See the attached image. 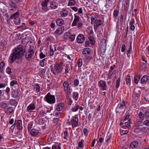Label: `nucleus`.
<instances>
[{
	"instance_id": "nucleus-1",
	"label": "nucleus",
	"mask_w": 149,
	"mask_h": 149,
	"mask_svg": "<svg viewBox=\"0 0 149 149\" xmlns=\"http://www.w3.org/2000/svg\"><path fill=\"white\" fill-rule=\"evenodd\" d=\"M24 52H25V51L24 49L23 46L22 45H18L13 49L8 62L10 63H12L17 59L18 62H21L22 61V57L24 56Z\"/></svg>"
},
{
	"instance_id": "nucleus-2",
	"label": "nucleus",
	"mask_w": 149,
	"mask_h": 149,
	"mask_svg": "<svg viewBox=\"0 0 149 149\" xmlns=\"http://www.w3.org/2000/svg\"><path fill=\"white\" fill-rule=\"evenodd\" d=\"M64 66V62L61 61L59 64H56L54 68L53 67H52L51 72L53 74L55 75L56 74L61 72Z\"/></svg>"
},
{
	"instance_id": "nucleus-3",
	"label": "nucleus",
	"mask_w": 149,
	"mask_h": 149,
	"mask_svg": "<svg viewBox=\"0 0 149 149\" xmlns=\"http://www.w3.org/2000/svg\"><path fill=\"white\" fill-rule=\"evenodd\" d=\"M45 100L49 103L52 104L55 102V96L51 95L49 93H48L44 98Z\"/></svg>"
},
{
	"instance_id": "nucleus-4",
	"label": "nucleus",
	"mask_w": 149,
	"mask_h": 149,
	"mask_svg": "<svg viewBox=\"0 0 149 149\" xmlns=\"http://www.w3.org/2000/svg\"><path fill=\"white\" fill-rule=\"evenodd\" d=\"M91 52V50L90 48H85L82 51V54L86 57L87 60L89 61L92 58V57L90 56Z\"/></svg>"
},
{
	"instance_id": "nucleus-5",
	"label": "nucleus",
	"mask_w": 149,
	"mask_h": 149,
	"mask_svg": "<svg viewBox=\"0 0 149 149\" xmlns=\"http://www.w3.org/2000/svg\"><path fill=\"white\" fill-rule=\"evenodd\" d=\"M66 87H67V89H66V91L67 92V99L70 100V102L71 105L72 102V101L70 99L72 89H71L70 87L69 86L67 82H66Z\"/></svg>"
},
{
	"instance_id": "nucleus-6",
	"label": "nucleus",
	"mask_w": 149,
	"mask_h": 149,
	"mask_svg": "<svg viewBox=\"0 0 149 149\" xmlns=\"http://www.w3.org/2000/svg\"><path fill=\"white\" fill-rule=\"evenodd\" d=\"M75 38V35H71L69 32H66V40L67 41H73Z\"/></svg>"
},
{
	"instance_id": "nucleus-7",
	"label": "nucleus",
	"mask_w": 149,
	"mask_h": 149,
	"mask_svg": "<svg viewBox=\"0 0 149 149\" xmlns=\"http://www.w3.org/2000/svg\"><path fill=\"white\" fill-rule=\"evenodd\" d=\"M103 23L100 19H95L94 21V27L95 30L97 29V28L102 25Z\"/></svg>"
},
{
	"instance_id": "nucleus-8",
	"label": "nucleus",
	"mask_w": 149,
	"mask_h": 149,
	"mask_svg": "<svg viewBox=\"0 0 149 149\" xmlns=\"http://www.w3.org/2000/svg\"><path fill=\"white\" fill-rule=\"evenodd\" d=\"M78 115H76L71 120L72 125L73 127H76L78 126Z\"/></svg>"
},
{
	"instance_id": "nucleus-9",
	"label": "nucleus",
	"mask_w": 149,
	"mask_h": 149,
	"mask_svg": "<svg viewBox=\"0 0 149 149\" xmlns=\"http://www.w3.org/2000/svg\"><path fill=\"white\" fill-rule=\"evenodd\" d=\"M34 54V52L33 49H30L26 53L25 57L27 60H30Z\"/></svg>"
},
{
	"instance_id": "nucleus-10",
	"label": "nucleus",
	"mask_w": 149,
	"mask_h": 149,
	"mask_svg": "<svg viewBox=\"0 0 149 149\" xmlns=\"http://www.w3.org/2000/svg\"><path fill=\"white\" fill-rule=\"evenodd\" d=\"M99 86L102 88L103 90H106L107 89L106 82L102 80H101L99 82Z\"/></svg>"
},
{
	"instance_id": "nucleus-11",
	"label": "nucleus",
	"mask_w": 149,
	"mask_h": 149,
	"mask_svg": "<svg viewBox=\"0 0 149 149\" xmlns=\"http://www.w3.org/2000/svg\"><path fill=\"white\" fill-rule=\"evenodd\" d=\"M64 103L63 102H61L58 104L56 106L55 110L58 111H62L64 109Z\"/></svg>"
},
{
	"instance_id": "nucleus-12",
	"label": "nucleus",
	"mask_w": 149,
	"mask_h": 149,
	"mask_svg": "<svg viewBox=\"0 0 149 149\" xmlns=\"http://www.w3.org/2000/svg\"><path fill=\"white\" fill-rule=\"evenodd\" d=\"M85 40V38L84 36L81 34H79L78 36L77 40V41L79 43H83Z\"/></svg>"
},
{
	"instance_id": "nucleus-13",
	"label": "nucleus",
	"mask_w": 149,
	"mask_h": 149,
	"mask_svg": "<svg viewBox=\"0 0 149 149\" xmlns=\"http://www.w3.org/2000/svg\"><path fill=\"white\" fill-rule=\"evenodd\" d=\"M35 104L32 103L27 107V110L28 112H30L32 111V110L35 109Z\"/></svg>"
},
{
	"instance_id": "nucleus-14",
	"label": "nucleus",
	"mask_w": 149,
	"mask_h": 149,
	"mask_svg": "<svg viewBox=\"0 0 149 149\" xmlns=\"http://www.w3.org/2000/svg\"><path fill=\"white\" fill-rule=\"evenodd\" d=\"M9 5L10 10H16L17 8L16 3L12 1L10 3Z\"/></svg>"
},
{
	"instance_id": "nucleus-15",
	"label": "nucleus",
	"mask_w": 149,
	"mask_h": 149,
	"mask_svg": "<svg viewBox=\"0 0 149 149\" xmlns=\"http://www.w3.org/2000/svg\"><path fill=\"white\" fill-rule=\"evenodd\" d=\"M79 19L80 18L79 16L77 15H75L72 24V26H77V24L79 22Z\"/></svg>"
},
{
	"instance_id": "nucleus-16",
	"label": "nucleus",
	"mask_w": 149,
	"mask_h": 149,
	"mask_svg": "<svg viewBox=\"0 0 149 149\" xmlns=\"http://www.w3.org/2000/svg\"><path fill=\"white\" fill-rule=\"evenodd\" d=\"M65 29V27L63 26H62L58 29L56 31V33L58 35H60L63 32Z\"/></svg>"
},
{
	"instance_id": "nucleus-17",
	"label": "nucleus",
	"mask_w": 149,
	"mask_h": 149,
	"mask_svg": "<svg viewBox=\"0 0 149 149\" xmlns=\"http://www.w3.org/2000/svg\"><path fill=\"white\" fill-rule=\"evenodd\" d=\"M67 17L66 18V21H67L68 24H70L73 19V17L71 15H66Z\"/></svg>"
},
{
	"instance_id": "nucleus-18",
	"label": "nucleus",
	"mask_w": 149,
	"mask_h": 149,
	"mask_svg": "<svg viewBox=\"0 0 149 149\" xmlns=\"http://www.w3.org/2000/svg\"><path fill=\"white\" fill-rule=\"evenodd\" d=\"M19 15V11L13 14L10 17V19H14L17 18H19L18 16Z\"/></svg>"
},
{
	"instance_id": "nucleus-19",
	"label": "nucleus",
	"mask_w": 149,
	"mask_h": 149,
	"mask_svg": "<svg viewBox=\"0 0 149 149\" xmlns=\"http://www.w3.org/2000/svg\"><path fill=\"white\" fill-rule=\"evenodd\" d=\"M56 24L58 26H62L64 23L63 20L61 18L57 19L56 21Z\"/></svg>"
},
{
	"instance_id": "nucleus-20",
	"label": "nucleus",
	"mask_w": 149,
	"mask_h": 149,
	"mask_svg": "<svg viewBox=\"0 0 149 149\" xmlns=\"http://www.w3.org/2000/svg\"><path fill=\"white\" fill-rule=\"evenodd\" d=\"M139 143L137 141H135L132 142L130 144V147L132 148H136L138 146Z\"/></svg>"
},
{
	"instance_id": "nucleus-21",
	"label": "nucleus",
	"mask_w": 149,
	"mask_h": 149,
	"mask_svg": "<svg viewBox=\"0 0 149 149\" xmlns=\"http://www.w3.org/2000/svg\"><path fill=\"white\" fill-rule=\"evenodd\" d=\"M19 94V91L17 90H14L13 91L12 93V95L13 98H16Z\"/></svg>"
},
{
	"instance_id": "nucleus-22",
	"label": "nucleus",
	"mask_w": 149,
	"mask_h": 149,
	"mask_svg": "<svg viewBox=\"0 0 149 149\" xmlns=\"http://www.w3.org/2000/svg\"><path fill=\"white\" fill-rule=\"evenodd\" d=\"M46 122L44 118H40L37 119L36 120V122L38 124L42 125Z\"/></svg>"
},
{
	"instance_id": "nucleus-23",
	"label": "nucleus",
	"mask_w": 149,
	"mask_h": 149,
	"mask_svg": "<svg viewBox=\"0 0 149 149\" xmlns=\"http://www.w3.org/2000/svg\"><path fill=\"white\" fill-rule=\"evenodd\" d=\"M148 79V76L147 75H145L141 79V82L142 83H145L147 81Z\"/></svg>"
},
{
	"instance_id": "nucleus-24",
	"label": "nucleus",
	"mask_w": 149,
	"mask_h": 149,
	"mask_svg": "<svg viewBox=\"0 0 149 149\" xmlns=\"http://www.w3.org/2000/svg\"><path fill=\"white\" fill-rule=\"evenodd\" d=\"M52 109H50V110H47L46 112H45V111L44 110H42L40 111V114L43 116H45V115L47 114V113H50L51 111L52 110Z\"/></svg>"
},
{
	"instance_id": "nucleus-25",
	"label": "nucleus",
	"mask_w": 149,
	"mask_h": 149,
	"mask_svg": "<svg viewBox=\"0 0 149 149\" xmlns=\"http://www.w3.org/2000/svg\"><path fill=\"white\" fill-rule=\"evenodd\" d=\"M39 132L38 130L34 129H33L31 131V133L33 136L37 135Z\"/></svg>"
},
{
	"instance_id": "nucleus-26",
	"label": "nucleus",
	"mask_w": 149,
	"mask_h": 149,
	"mask_svg": "<svg viewBox=\"0 0 149 149\" xmlns=\"http://www.w3.org/2000/svg\"><path fill=\"white\" fill-rule=\"evenodd\" d=\"M50 7L53 9H56L58 7V3L55 2H52L50 3Z\"/></svg>"
},
{
	"instance_id": "nucleus-27",
	"label": "nucleus",
	"mask_w": 149,
	"mask_h": 149,
	"mask_svg": "<svg viewBox=\"0 0 149 149\" xmlns=\"http://www.w3.org/2000/svg\"><path fill=\"white\" fill-rule=\"evenodd\" d=\"M17 127L20 130L22 129V122L21 120H19L17 121Z\"/></svg>"
},
{
	"instance_id": "nucleus-28",
	"label": "nucleus",
	"mask_w": 149,
	"mask_h": 149,
	"mask_svg": "<svg viewBox=\"0 0 149 149\" xmlns=\"http://www.w3.org/2000/svg\"><path fill=\"white\" fill-rule=\"evenodd\" d=\"M60 144L55 143L52 146V149H61Z\"/></svg>"
},
{
	"instance_id": "nucleus-29",
	"label": "nucleus",
	"mask_w": 149,
	"mask_h": 149,
	"mask_svg": "<svg viewBox=\"0 0 149 149\" xmlns=\"http://www.w3.org/2000/svg\"><path fill=\"white\" fill-rule=\"evenodd\" d=\"M34 91L36 92H39L40 91V87L38 84H36L34 87Z\"/></svg>"
},
{
	"instance_id": "nucleus-30",
	"label": "nucleus",
	"mask_w": 149,
	"mask_h": 149,
	"mask_svg": "<svg viewBox=\"0 0 149 149\" xmlns=\"http://www.w3.org/2000/svg\"><path fill=\"white\" fill-rule=\"evenodd\" d=\"M140 79V77L137 75H136L134 77V83L137 84Z\"/></svg>"
},
{
	"instance_id": "nucleus-31",
	"label": "nucleus",
	"mask_w": 149,
	"mask_h": 149,
	"mask_svg": "<svg viewBox=\"0 0 149 149\" xmlns=\"http://www.w3.org/2000/svg\"><path fill=\"white\" fill-rule=\"evenodd\" d=\"M49 1V0H45L42 3V6L43 7L47 8V3Z\"/></svg>"
},
{
	"instance_id": "nucleus-32",
	"label": "nucleus",
	"mask_w": 149,
	"mask_h": 149,
	"mask_svg": "<svg viewBox=\"0 0 149 149\" xmlns=\"http://www.w3.org/2000/svg\"><path fill=\"white\" fill-rule=\"evenodd\" d=\"M139 117L141 119L143 120L144 119V114L142 112H140L139 113Z\"/></svg>"
},
{
	"instance_id": "nucleus-33",
	"label": "nucleus",
	"mask_w": 149,
	"mask_h": 149,
	"mask_svg": "<svg viewBox=\"0 0 149 149\" xmlns=\"http://www.w3.org/2000/svg\"><path fill=\"white\" fill-rule=\"evenodd\" d=\"M10 103L11 105L16 106L17 104V101L15 100H11L10 101Z\"/></svg>"
},
{
	"instance_id": "nucleus-34",
	"label": "nucleus",
	"mask_w": 149,
	"mask_h": 149,
	"mask_svg": "<svg viewBox=\"0 0 149 149\" xmlns=\"http://www.w3.org/2000/svg\"><path fill=\"white\" fill-rule=\"evenodd\" d=\"M134 132L135 133L138 134L141 132V127H137L134 129Z\"/></svg>"
},
{
	"instance_id": "nucleus-35",
	"label": "nucleus",
	"mask_w": 149,
	"mask_h": 149,
	"mask_svg": "<svg viewBox=\"0 0 149 149\" xmlns=\"http://www.w3.org/2000/svg\"><path fill=\"white\" fill-rule=\"evenodd\" d=\"M14 22L16 25H19L20 23V19L19 18H17L14 19Z\"/></svg>"
},
{
	"instance_id": "nucleus-36",
	"label": "nucleus",
	"mask_w": 149,
	"mask_h": 149,
	"mask_svg": "<svg viewBox=\"0 0 149 149\" xmlns=\"http://www.w3.org/2000/svg\"><path fill=\"white\" fill-rule=\"evenodd\" d=\"M144 115L145 119L149 120V111L146 110L144 114Z\"/></svg>"
},
{
	"instance_id": "nucleus-37",
	"label": "nucleus",
	"mask_w": 149,
	"mask_h": 149,
	"mask_svg": "<svg viewBox=\"0 0 149 149\" xmlns=\"http://www.w3.org/2000/svg\"><path fill=\"white\" fill-rule=\"evenodd\" d=\"M119 11L117 10H115L113 13V15L114 16V18L115 19H117V17L118 15Z\"/></svg>"
},
{
	"instance_id": "nucleus-38",
	"label": "nucleus",
	"mask_w": 149,
	"mask_h": 149,
	"mask_svg": "<svg viewBox=\"0 0 149 149\" xmlns=\"http://www.w3.org/2000/svg\"><path fill=\"white\" fill-rule=\"evenodd\" d=\"M143 120H139L137 121L135 125L136 127H139L142 126L143 124L142 123Z\"/></svg>"
},
{
	"instance_id": "nucleus-39",
	"label": "nucleus",
	"mask_w": 149,
	"mask_h": 149,
	"mask_svg": "<svg viewBox=\"0 0 149 149\" xmlns=\"http://www.w3.org/2000/svg\"><path fill=\"white\" fill-rule=\"evenodd\" d=\"M126 81L127 85H130L131 81L130 78L129 76H127L126 77Z\"/></svg>"
},
{
	"instance_id": "nucleus-40",
	"label": "nucleus",
	"mask_w": 149,
	"mask_h": 149,
	"mask_svg": "<svg viewBox=\"0 0 149 149\" xmlns=\"http://www.w3.org/2000/svg\"><path fill=\"white\" fill-rule=\"evenodd\" d=\"M131 42H130V48H129L127 51V56L128 57H129L130 56V54L131 51Z\"/></svg>"
},
{
	"instance_id": "nucleus-41",
	"label": "nucleus",
	"mask_w": 149,
	"mask_h": 149,
	"mask_svg": "<svg viewBox=\"0 0 149 149\" xmlns=\"http://www.w3.org/2000/svg\"><path fill=\"white\" fill-rule=\"evenodd\" d=\"M76 1L75 0H69L68 2V6H73L75 4Z\"/></svg>"
},
{
	"instance_id": "nucleus-42",
	"label": "nucleus",
	"mask_w": 149,
	"mask_h": 149,
	"mask_svg": "<svg viewBox=\"0 0 149 149\" xmlns=\"http://www.w3.org/2000/svg\"><path fill=\"white\" fill-rule=\"evenodd\" d=\"M0 107L2 108L6 109L7 107V105L5 103H2L1 104Z\"/></svg>"
},
{
	"instance_id": "nucleus-43",
	"label": "nucleus",
	"mask_w": 149,
	"mask_h": 149,
	"mask_svg": "<svg viewBox=\"0 0 149 149\" xmlns=\"http://www.w3.org/2000/svg\"><path fill=\"white\" fill-rule=\"evenodd\" d=\"M120 77L118 78V79L116 81V87L117 88H118L120 84Z\"/></svg>"
},
{
	"instance_id": "nucleus-44",
	"label": "nucleus",
	"mask_w": 149,
	"mask_h": 149,
	"mask_svg": "<svg viewBox=\"0 0 149 149\" xmlns=\"http://www.w3.org/2000/svg\"><path fill=\"white\" fill-rule=\"evenodd\" d=\"M6 72L8 74H10L12 73L11 69L10 67H8L6 70Z\"/></svg>"
},
{
	"instance_id": "nucleus-45",
	"label": "nucleus",
	"mask_w": 149,
	"mask_h": 149,
	"mask_svg": "<svg viewBox=\"0 0 149 149\" xmlns=\"http://www.w3.org/2000/svg\"><path fill=\"white\" fill-rule=\"evenodd\" d=\"M125 102L123 101V102L122 103L120 104V105L119 107V108L122 109H123L125 108Z\"/></svg>"
},
{
	"instance_id": "nucleus-46",
	"label": "nucleus",
	"mask_w": 149,
	"mask_h": 149,
	"mask_svg": "<svg viewBox=\"0 0 149 149\" xmlns=\"http://www.w3.org/2000/svg\"><path fill=\"white\" fill-rule=\"evenodd\" d=\"M89 39L92 45H94L95 44V42L92 37L90 36L89 37Z\"/></svg>"
},
{
	"instance_id": "nucleus-47",
	"label": "nucleus",
	"mask_w": 149,
	"mask_h": 149,
	"mask_svg": "<svg viewBox=\"0 0 149 149\" xmlns=\"http://www.w3.org/2000/svg\"><path fill=\"white\" fill-rule=\"evenodd\" d=\"M83 25V22H80L77 25V28L78 29H80L82 28Z\"/></svg>"
},
{
	"instance_id": "nucleus-48",
	"label": "nucleus",
	"mask_w": 149,
	"mask_h": 149,
	"mask_svg": "<svg viewBox=\"0 0 149 149\" xmlns=\"http://www.w3.org/2000/svg\"><path fill=\"white\" fill-rule=\"evenodd\" d=\"M52 47L51 46H50V54H49V56H52L54 54V51L53 49L52 48Z\"/></svg>"
},
{
	"instance_id": "nucleus-49",
	"label": "nucleus",
	"mask_w": 149,
	"mask_h": 149,
	"mask_svg": "<svg viewBox=\"0 0 149 149\" xmlns=\"http://www.w3.org/2000/svg\"><path fill=\"white\" fill-rule=\"evenodd\" d=\"M77 63L78 64V66L79 67L81 66L82 65V60L81 59H79Z\"/></svg>"
},
{
	"instance_id": "nucleus-50",
	"label": "nucleus",
	"mask_w": 149,
	"mask_h": 149,
	"mask_svg": "<svg viewBox=\"0 0 149 149\" xmlns=\"http://www.w3.org/2000/svg\"><path fill=\"white\" fill-rule=\"evenodd\" d=\"M134 92L135 94L138 93V94H140L141 93V90L138 88L135 89Z\"/></svg>"
},
{
	"instance_id": "nucleus-51",
	"label": "nucleus",
	"mask_w": 149,
	"mask_h": 149,
	"mask_svg": "<svg viewBox=\"0 0 149 149\" xmlns=\"http://www.w3.org/2000/svg\"><path fill=\"white\" fill-rule=\"evenodd\" d=\"M79 94L78 93H75L74 92L72 94V97L73 98H75L76 97H78Z\"/></svg>"
},
{
	"instance_id": "nucleus-52",
	"label": "nucleus",
	"mask_w": 149,
	"mask_h": 149,
	"mask_svg": "<svg viewBox=\"0 0 149 149\" xmlns=\"http://www.w3.org/2000/svg\"><path fill=\"white\" fill-rule=\"evenodd\" d=\"M141 132H147L149 130V128L147 127H144L141 128Z\"/></svg>"
},
{
	"instance_id": "nucleus-53",
	"label": "nucleus",
	"mask_w": 149,
	"mask_h": 149,
	"mask_svg": "<svg viewBox=\"0 0 149 149\" xmlns=\"http://www.w3.org/2000/svg\"><path fill=\"white\" fill-rule=\"evenodd\" d=\"M143 125L146 126H149V120H146L144 121L143 123Z\"/></svg>"
},
{
	"instance_id": "nucleus-54",
	"label": "nucleus",
	"mask_w": 149,
	"mask_h": 149,
	"mask_svg": "<svg viewBox=\"0 0 149 149\" xmlns=\"http://www.w3.org/2000/svg\"><path fill=\"white\" fill-rule=\"evenodd\" d=\"M17 82L15 80L12 81L10 83V85L11 86H13L14 85L17 84Z\"/></svg>"
},
{
	"instance_id": "nucleus-55",
	"label": "nucleus",
	"mask_w": 149,
	"mask_h": 149,
	"mask_svg": "<svg viewBox=\"0 0 149 149\" xmlns=\"http://www.w3.org/2000/svg\"><path fill=\"white\" fill-rule=\"evenodd\" d=\"M5 64L3 61H2L0 63V69H2L5 66Z\"/></svg>"
},
{
	"instance_id": "nucleus-56",
	"label": "nucleus",
	"mask_w": 149,
	"mask_h": 149,
	"mask_svg": "<svg viewBox=\"0 0 149 149\" xmlns=\"http://www.w3.org/2000/svg\"><path fill=\"white\" fill-rule=\"evenodd\" d=\"M144 98L146 101H149V93L146 94Z\"/></svg>"
},
{
	"instance_id": "nucleus-57",
	"label": "nucleus",
	"mask_w": 149,
	"mask_h": 149,
	"mask_svg": "<svg viewBox=\"0 0 149 149\" xmlns=\"http://www.w3.org/2000/svg\"><path fill=\"white\" fill-rule=\"evenodd\" d=\"M78 109V106L77 105H76L74 107V108L72 109V110L73 111H76Z\"/></svg>"
},
{
	"instance_id": "nucleus-58",
	"label": "nucleus",
	"mask_w": 149,
	"mask_h": 149,
	"mask_svg": "<svg viewBox=\"0 0 149 149\" xmlns=\"http://www.w3.org/2000/svg\"><path fill=\"white\" fill-rule=\"evenodd\" d=\"M32 125L33 124L32 123H30L28 124L27 126V129L28 130H30L31 129L32 126Z\"/></svg>"
},
{
	"instance_id": "nucleus-59",
	"label": "nucleus",
	"mask_w": 149,
	"mask_h": 149,
	"mask_svg": "<svg viewBox=\"0 0 149 149\" xmlns=\"http://www.w3.org/2000/svg\"><path fill=\"white\" fill-rule=\"evenodd\" d=\"M84 140L82 139L81 141L79 142L78 143V147H81L83 146V142L84 141Z\"/></svg>"
},
{
	"instance_id": "nucleus-60",
	"label": "nucleus",
	"mask_w": 149,
	"mask_h": 149,
	"mask_svg": "<svg viewBox=\"0 0 149 149\" xmlns=\"http://www.w3.org/2000/svg\"><path fill=\"white\" fill-rule=\"evenodd\" d=\"M59 120V118H54L53 120V122L54 124H57Z\"/></svg>"
},
{
	"instance_id": "nucleus-61",
	"label": "nucleus",
	"mask_w": 149,
	"mask_h": 149,
	"mask_svg": "<svg viewBox=\"0 0 149 149\" xmlns=\"http://www.w3.org/2000/svg\"><path fill=\"white\" fill-rule=\"evenodd\" d=\"M53 115L55 116H58L60 114V113L59 112H54L53 113Z\"/></svg>"
},
{
	"instance_id": "nucleus-62",
	"label": "nucleus",
	"mask_w": 149,
	"mask_h": 149,
	"mask_svg": "<svg viewBox=\"0 0 149 149\" xmlns=\"http://www.w3.org/2000/svg\"><path fill=\"white\" fill-rule=\"evenodd\" d=\"M74 85L77 86H78L79 84V81L78 79H75L74 81Z\"/></svg>"
},
{
	"instance_id": "nucleus-63",
	"label": "nucleus",
	"mask_w": 149,
	"mask_h": 149,
	"mask_svg": "<svg viewBox=\"0 0 149 149\" xmlns=\"http://www.w3.org/2000/svg\"><path fill=\"white\" fill-rule=\"evenodd\" d=\"M45 55L42 52H41L40 54V57L41 58H43L45 57Z\"/></svg>"
},
{
	"instance_id": "nucleus-64",
	"label": "nucleus",
	"mask_w": 149,
	"mask_h": 149,
	"mask_svg": "<svg viewBox=\"0 0 149 149\" xmlns=\"http://www.w3.org/2000/svg\"><path fill=\"white\" fill-rule=\"evenodd\" d=\"M125 44H123L122 45L121 47V51L123 52L125 51Z\"/></svg>"
}]
</instances>
